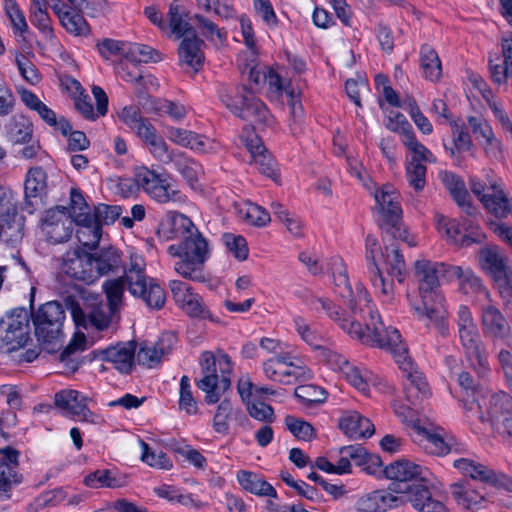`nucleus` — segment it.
Here are the masks:
<instances>
[{"label": "nucleus", "instance_id": "f257e3e1", "mask_svg": "<svg viewBox=\"0 0 512 512\" xmlns=\"http://www.w3.org/2000/svg\"><path fill=\"white\" fill-rule=\"evenodd\" d=\"M331 272L339 289L338 293L347 301L350 313L341 311L329 299L323 297L309 295L306 304L314 310L325 311L352 339L389 350L407 380L405 394L410 403L414 404L417 400L427 397L428 384L408 355L399 331L383 323L378 310L371 304L367 290L361 284L356 285L355 291L352 289L341 258H332Z\"/></svg>", "mask_w": 512, "mask_h": 512}, {"label": "nucleus", "instance_id": "f03ea898", "mask_svg": "<svg viewBox=\"0 0 512 512\" xmlns=\"http://www.w3.org/2000/svg\"><path fill=\"white\" fill-rule=\"evenodd\" d=\"M160 230L168 238L178 237V244L170 245L168 253L179 259L174 270L183 278L195 282H205L203 265L212 254L210 240L194 225L186 215L169 211L160 222Z\"/></svg>", "mask_w": 512, "mask_h": 512}, {"label": "nucleus", "instance_id": "7ed1b4c3", "mask_svg": "<svg viewBox=\"0 0 512 512\" xmlns=\"http://www.w3.org/2000/svg\"><path fill=\"white\" fill-rule=\"evenodd\" d=\"M449 264L421 259L415 263L421 305L414 306L420 320L427 327H434L441 335L447 332L445 298L439 289V280L446 281Z\"/></svg>", "mask_w": 512, "mask_h": 512}, {"label": "nucleus", "instance_id": "20e7f679", "mask_svg": "<svg viewBox=\"0 0 512 512\" xmlns=\"http://www.w3.org/2000/svg\"><path fill=\"white\" fill-rule=\"evenodd\" d=\"M366 260L371 283L385 304H392L395 299L393 278L403 281L405 262L398 246L385 244L383 251L377 239L368 235L365 241Z\"/></svg>", "mask_w": 512, "mask_h": 512}, {"label": "nucleus", "instance_id": "39448f33", "mask_svg": "<svg viewBox=\"0 0 512 512\" xmlns=\"http://www.w3.org/2000/svg\"><path fill=\"white\" fill-rule=\"evenodd\" d=\"M464 417L470 425L489 424L504 440L512 442V398L504 393L493 394L484 401L467 399Z\"/></svg>", "mask_w": 512, "mask_h": 512}, {"label": "nucleus", "instance_id": "423d86ee", "mask_svg": "<svg viewBox=\"0 0 512 512\" xmlns=\"http://www.w3.org/2000/svg\"><path fill=\"white\" fill-rule=\"evenodd\" d=\"M122 278L125 279L131 295L141 298L149 308L161 309L164 306L165 291L153 278L146 275V262L141 254L130 251Z\"/></svg>", "mask_w": 512, "mask_h": 512}, {"label": "nucleus", "instance_id": "0eeeda50", "mask_svg": "<svg viewBox=\"0 0 512 512\" xmlns=\"http://www.w3.org/2000/svg\"><path fill=\"white\" fill-rule=\"evenodd\" d=\"M200 364L203 377L197 382V386L205 393V401L208 404H215L230 388L231 360L222 351L216 354L205 351L201 355Z\"/></svg>", "mask_w": 512, "mask_h": 512}, {"label": "nucleus", "instance_id": "6e6552de", "mask_svg": "<svg viewBox=\"0 0 512 512\" xmlns=\"http://www.w3.org/2000/svg\"><path fill=\"white\" fill-rule=\"evenodd\" d=\"M32 320L38 341L47 352H55L62 347L65 311L59 302L41 305L32 314Z\"/></svg>", "mask_w": 512, "mask_h": 512}, {"label": "nucleus", "instance_id": "1a4fd4ad", "mask_svg": "<svg viewBox=\"0 0 512 512\" xmlns=\"http://www.w3.org/2000/svg\"><path fill=\"white\" fill-rule=\"evenodd\" d=\"M134 182L157 203L182 205L187 202L186 195L178 189L170 175L166 173H157L144 166L138 167L134 172Z\"/></svg>", "mask_w": 512, "mask_h": 512}, {"label": "nucleus", "instance_id": "9d476101", "mask_svg": "<svg viewBox=\"0 0 512 512\" xmlns=\"http://www.w3.org/2000/svg\"><path fill=\"white\" fill-rule=\"evenodd\" d=\"M220 97L223 104L236 116L258 124H271L272 117L264 103L245 86L225 89Z\"/></svg>", "mask_w": 512, "mask_h": 512}, {"label": "nucleus", "instance_id": "9b49d317", "mask_svg": "<svg viewBox=\"0 0 512 512\" xmlns=\"http://www.w3.org/2000/svg\"><path fill=\"white\" fill-rule=\"evenodd\" d=\"M379 227L393 238L407 241V231L399 226L402 209L396 189L385 184L374 193Z\"/></svg>", "mask_w": 512, "mask_h": 512}, {"label": "nucleus", "instance_id": "f8f14e48", "mask_svg": "<svg viewBox=\"0 0 512 512\" xmlns=\"http://www.w3.org/2000/svg\"><path fill=\"white\" fill-rule=\"evenodd\" d=\"M264 376L273 382L291 385L312 378V370L291 352L266 359L262 363Z\"/></svg>", "mask_w": 512, "mask_h": 512}, {"label": "nucleus", "instance_id": "ddd939ff", "mask_svg": "<svg viewBox=\"0 0 512 512\" xmlns=\"http://www.w3.org/2000/svg\"><path fill=\"white\" fill-rule=\"evenodd\" d=\"M470 189L485 209L495 217L512 216V198L500 180L488 177L486 182H481L472 178Z\"/></svg>", "mask_w": 512, "mask_h": 512}, {"label": "nucleus", "instance_id": "4468645a", "mask_svg": "<svg viewBox=\"0 0 512 512\" xmlns=\"http://www.w3.org/2000/svg\"><path fill=\"white\" fill-rule=\"evenodd\" d=\"M115 313L110 311V306L106 308L98 296L92 297L91 303H85L84 307L78 303L71 304V315L75 325L85 329L95 328L98 331L108 329Z\"/></svg>", "mask_w": 512, "mask_h": 512}, {"label": "nucleus", "instance_id": "2eb2a0df", "mask_svg": "<svg viewBox=\"0 0 512 512\" xmlns=\"http://www.w3.org/2000/svg\"><path fill=\"white\" fill-rule=\"evenodd\" d=\"M87 401L86 396L72 389L59 391L54 396L55 406L62 410L65 416L83 423L101 424V416L88 408Z\"/></svg>", "mask_w": 512, "mask_h": 512}, {"label": "nucleus", "instance_id": "dca6fc26", "mask_svg": "<svg viewBox=\"0 0 512 512\" xmlns=\"http://www.w3.org/2000/svg\"><path fill=\"white\" fill-rule=\"evenodd\" d=\"M240 139L250 153V164L261 174L278 181L276 162L264 147L261 139L255 133L254 128L245 127Z\"/></svg>", "mask_w": 512, "mask_h": 512}, {"label": "nucleus", "instance_id": "f3484780", "mask_svg": "<svg viewBox=\"0 0 512 512\" xmlns=\"http://www.w3.org/2000/svg\"><path fill=\"white\" fill-rule=\"evenodd\" d=\"M481 326L486 338L492 340L494 345L512 346V329L502 312L491 304L481 309Z\"/></svg>", "mask_w": 512, "mask_h": 512}, {"label": "nucleus", "instance_id": "a211bd4d", "mask_svg": "<svg viewBox=\"0 0 512 512\" xmlns=\"http://www.w3.org/2000/svg\"><path fill=\"white\" fill-rule=\"evenodd\" d=\"M41 229L48 241L62 243L69 240L73 233V220L65 207L49 209L42 218Z\"/></svg>", "mask_w": 512, "mask_h": 512}, {"label": "nucleus", "instance_id": "6ab92c4d", "mask_svg": "<svg viewBox=\"0 0 512 512\" xmlns=\"http://www.w3.org/2000/svg\"><path fill=\"white\" fill-rule=\"evenodd\" d=\"M452 465L461 475L472 480L493 487H501L505 484L504 474L495 471L477 458L459 457L453 461Z\"/></svg>", "mask_w": 512, "mask_h": 512}, {"label": "nucleus", "instance_id": "aec40b11", "mask_svg": "<svg viewBox=\"0 0 512 512\" xmlns=\"http://www.w3.org/2000/svg\"><path fill=\"white\" fill-rule=\"evenodd\" d=\"M62 271L70 278L86 284L97 281L92 254L80 249L69 250L65 253Z\"/></svg>", "mask_w": 512, "mask_h": 512}, {"label": "nucleus", "instance_id": "412c9836", "mask_svg": "<svg viewBox=\"0 0 512 512\" xmlns=\"http://www.w3.org/2000/svg\"><path fill=\"white\" fill-rule=\"evenodd\" d=\"M169 288L176 304L189 316L200 318L210 317V312L203 304L201 296L193 292L188 284L180 280H171L169 282Z\"/></svg>", "mask_w": 512, "mask_h": 512}, {"label": "nucleus", "instance_id": "4be33fe9", "mask_svg": "<svg viewBox=\"0 0 512 512\" xmlns=\"http://www.w3.org/2000/svg\"><path fill=\"white\" fill-rule=\"evenodd\" d=\"M0 493L8 499L13 487L23 481V475L19 471V451L12 447L0 449Z\"/></svg>", "mask_w": 512, "mask_h": 512}, {"label": "nucleus", "instance_id": "5701e85b", "mask_svg": "<svg viewBox=\"0 0 512 512\" xmlns=\"http://www.w3.org/2000/svg\"><path fill=\"white\" fill-rule=\"evenodd\" d=\"M47 174L41 167L30 168L24 181L25 210L29 213L42 204L47 194Z\"/></svg>", "mask_w": 512, "mask_h": 512}, {"label": "nucleus", "instance_id": "b1692460", "mask_svg": "<svg viewBox=\"0 0 512 512\" xmlns=\"http://www.w3.org/2000/svg\"><path fill=\"white\" fill-rule=\"evenodd\" d=\"M408 499L419 512H447V507L440 497H436L423 484L407 486Z\"/></svg>", "mask_w": 512, "mask_h": 512}, {"label": "nucleus", "instance_id": "393cba45", "mask_svg": "<svg viewBox=\"0 0 512 512\" xmlns=\"http://www.w3.org/2000/svg\"><path fill=\"white\" fill-rule=\"evenodd\" d=\"M400 498L387 490H376L361 496L356 501V509L360 512H384L397 507Z\"/></svg>", "mask_w": 512, "mask_h": 512}, {"label": "nucleus", "instance_id": "a878e982", "mask_svg": "<svg viewBox=\"0 0 512 512\" xmlns=\"http://www.w3.org/2000/svg\"><path fill=\"white\" fill-rule=\"evenodd\" d=\"M166 138L175 145L197 152L208 150V138L191 130L167 125L164 130Z\"/></svg>", "mask_w": 512, "mask_h": 512}, {"label": "nucleus", "instance_id": "bb28decb", "mask_svg": "<svg viewBox=\"0 0 512 512\" xmlns=\"http://www.w3.org/2000/svg\"><path fill=\"white\" fill-rule=\"evenodd\" d=\"M458 280L460 290L465 293H481L489 298V292L483 286L479 277L469 267L449 265L446 281Z\"/></svg>", "mask_w": 512, "mask_h": 512}, {"label": "nucleus", "instance_id": "cd10ccee", "mask_svg": "<svg viewBox=\"0 0 512 512\" xmlns=\"http://www.w3.org/2000/svg\"><path fill=\"white\" fill-rule=\"evenodd\" d=\"M174 340L172 334H165L156 344H143L136 354L137 362L149 368L154 367L171 351Z\"/></svg>", "mask_w": 512, "mask_h": 512}, {"label": "nucleus", "instance_id": "c85d7f7f", "mask_svg": "<svg viewBox=\"0 0 512 512\" xmlns=\"http://www.w3.org/2000/svg\"><path fill=\"white\" fill-rule=\"evenodd\" d=\"M134 342L119 343L105 351V359L121 373H129L136 359Z\"/></svg>", "mask_w": 512, "mask_h": 512}, {"label": "nucleus", "instance_id": "c756f323", "mask_svg": "<svg viewBox=\"0 0 512 512\" xmlns=\"http://www.w3.org/2000/svg\"><path fill=\"white\" fill-rule=\"evenodd\" d=\"M341 430L350 438L359 439L370 437L374 433V425L368 418L356 411H349L339 420Z\"/></svg>", "mask_w": 512, "mask_h": 512}, {"label": "nucleus", "instance_id": "7c9ffc66", "mask_svg": "<svg viewBox=\"0 0 512 512\" xmlns=\"http://www.w3.org/2000/svg\"><path fill=\"white\" fill-rule=\"evenodd\" d=\"M435 225L442 237L456 246L464 247L473 243L474 239L467 234H462L460 221L449 219L441 213H436Z\"/></svg>", "mask_w": 512, "mask_h": 512}, {"label": "nucleus", "instance_id": "2f4dec72", "mask_svg": "<svg viewBox=\"0 0 512 512\" xmlns=\"http://www.w3.org/2000/svg\"><path fill=\"white\" fill-rule=\"evenodd\" d=\"M170 164L173 165L175 170L191 188L197 189L199 187L198 181L202 173V167L194 159L177 149L172 154Z\"/></svg>", "mask_w": 512, "mask_h": 512}, {"label": "nucleus", "instance_id": "473e14b6", "mask_svg": "<svg viewBox=\"0 0 512 512\" xmlns=\"http://www.w3.org/2000/svg\"><path fill=\"white\" fill-rule=\"evenodd\" d=\"M202 44L203 41L196 35L182 39L178 48L180 64L191 68L195 72L198 71L204 59L201 50Z\"/></svg>", "mask_w": 512, "mask_h": 512}, {"label": "nucleus", "instance_id": "72a5a7b5", "mask_svg": "<svg viewBox=\"0 0 512 512\" xmlns=\"http://www.w3.org/2000/svg\"><path fill=\"white\" fill-rule=\"evenodd\" d=\"M8 141L13 144H26L32 141L33 124L22 114L12 116L4 126Z\"/></svg>", "mask_w": 512, "mask_h": 512}, {"label": "nucleus", "instance_id": "f704fd0d", "mask_svg": "<svg viewBox=\"0 0 512 512\" xmlns=\"http://www.w3.org/2000/svg\"><path fill=\"white\" fill-rule=\"evenodd\" d=\"M29 332L28 314L25 310H20L16 317H11L5 339L11 345V349H17L27 343Z\"/></svg>", "mask_w": 512, "mask_h": 512}, {"label": "nucleus", "instance_id": "c9c22d12", "mask_svg": "<svg viewBox=\"0 0 512 512\" xmlns=\"http://www.w3.org/2000/svg\"><path fill=\"white\" fill-rule=\"evenodd\" d=\"M450 493L457 505L467 510L477 509L485 500L484 496L467 481L451 484Z\"/></svg>", "mask_w": 512, "mask_h": 512}, {"label": "nucleus", "instance_id": "e433bc0d", "mask_svg": "<svg viewBox=\"0 0 512 512\" xmlns=\"http://www.w3.org/2000/svg\"><path fill=\"white\" fill-rule=\"evenodd\" d=\"M385 476L396 482L422 480L423 468L411 461L401 459L389 464L384 469Z\"/></svg>", "mask_w": 512, "mask_h": 512}, {"label": "nucleus", "instance_id": "4c0bfd02", "mask_svg": "<svg viewBox=\"0 0 512 512\" xmlns=\"http://www.w3.org/2000/svg\"><path fill=\"white\" fill-rule=\"evenodd\" d=\"M460 344L471 366L477 370L478 373H485L489 369L488 353L481 335L462 341Z\"/></svg>", "mask_w": 512, "mask_h": 512}, {"label": "nucleus", "instance_id": "58836bf2", "mask_svg": "<svg viewBox=\"0 0 512 512\" xmlns=\"http://www.w3.org/2000/svg\"><path fill=\"white\" fill-rule=\"evenodd\" d=\"M92 258L97 280L103 275L117 272L122 264L121 254L114 247L102 248L92 254Z\"/></svg>", "mask_w": 512, "mask_h": 512}, {"label": "nucleus", "instance_id": "ea45409f", "mask_svg": "<svg viewBox=\"0 0 512 512\" xmlns=\"http://www.w3.org/2000/svg\"><path fill=\"white\" fill-rule=\"evenodd\" d=\"M167 18V30H170V32L174 34L177 39H184L185 37L196 35L194 28L187 20V14L184 8L176 1H173L170 4Z\"/></svg>", "mask_w": 512, "mask_h": 512}, {"label": "nucleus", "instance_id": "a19ab883", "mask_svg": "<svg viewBox=\"0 0 512 512\" xmlns=\"http://www.w3.org/2000/svg\"><path fill=\"white\" fill-rule=\"evenodd\" d=\"M501 49L502 63H494L492 59L489 61L491 77L498 84H502L508 77H512V35L502 38Z\"/></svg>", "mask_w": 512, "mask_h": 512}, {"label": "nucleus", "instance_id": "79ce46f5", "mask_svg": "<svg viewBox=\"0 0 512 512\" xmlns=\"http://www.w3.org/2000/svg\"><path fill=\"white\" fill-rule=\"evenodd\" d=\"M237 481L244 490L252 494L272 498L277 497L274 487L256 473L240 470L237 472Z\"/></svg>", "mask_w": 512, "mask_h": 512}, {"label": "nucleus", "instance_id": "37998d69", "mask_svg": "<svg viewBox=\"0 0 512 512\" xmlns=\"http://www.w3.org/2000/svg\"><path fill=\"white\" fill-rule=\"evenodd\" d=\"M92 94L97 103V113L94 112L93 105L88 97L79 98L76 101L77 110L89 120H96L98 116H104L108 110V97L105 91L99 86L92 87Z\"/></svg>", "mask_w": 512, "mask_h": 512}, {"label": "nucleus", "instance_id": "c03bdc74", "mask_svg": "<svg viewBox=\"0 0 512 512\" xmlns=\"http://www.w3.org/2000/svg\"><path fill=\"white\" fill-rule=\"evenodd\" d=\"M84 483L90 488H121L126 485V478L111 470H96L88 474Z\"/></svg>", "mask_w": 512, "mask_h": 512}, {"label": "nucleus", "instance_id": "a18cd8bd", "mask_svg": "<svg viewBox=\"0 0 512 512\" xmlns=\"http://www.w3.org/2000/svg\"><path fill=\"white\" fill-rule=\"evenodd\" d=\"M413 430L423 437L425 441L424 447L431 454L437 456H444L452 451L451 446L445 442L442 436L437 432H432L429 429L413 422Z\"/></svg>", "mask_w": 512, "mask_h": 512}, {"label": "nucleus", "instance_id": "49530a36", "mask_svg": "<svg viewBox=\"0 0 512 512\" xmlns=\"http://www.w3.org/2000/svg\"><path fill=\"white\" fill-rule=\"evenodd\" d=\"M401 142L410 155V157H407L406 163L424 164L425 162L433 163L436 161L432 152L417 140L414 132L408 131L405 138H401Z\"/></svg>", "mask_w": 512, "mask_h": 512}, {"label": "nucleus", "instance_id": "de8ad7c7", "mask_svg": "<svg viewBox=\"0 0 512 512\" xmlns=\"http://www.w3.org/2000/svg\"><path fill=\"white\" fill-rule=\"evenodd\" d=\"M420 62L423 75L430 81H437L442 74L441 61L436 51L429 45H423L420 50Z\"/></svg>", "mask_w": 512, "mask_h": 512}, {"label": "nucleus", "instance_id": "09e8293b", "mask_svg": "<svg viewBox=\"0 0 512 512\" xmlns=\"http://www.w3.org/2000/svg\"><path fill=\"white\" fill-rule=\"evenodd\" d=\"M149 109L158 115H166L174 122H181L187 115V108L178 102L167 99L149 100Z\"/></svg>", "mask_w": 512, "mask_h": 512}, {"label": "nucleus", "instance_id": "8fccbe9b", "mask_svg": "<svg viewBox=\"0 0 512 512\" xmlns=\"http://www.w3.org/2000/svg\"><path fill=\"white\" fill-rule=\"evenodd\" d=\"M439 178L459 206H468V192L464 183L454 173L440 171Z\"/></svg>", "mask_w": 512, "mask_h": 512}, {"label": "nucleus", "instance_id": "3c124183", "mask_svg": "<svg viewBox=\"0 0 512 512\" xmlns=\"http://www.w3.org/2000/svg\"><path fill=\"white\" fill-rule=\"evenodd\" d=\"M479 261L482 269L494 277H499L506 267L504 258L496 248L482 249Z\"/></svg>", "mask_w": 512, "mask_h": 512}, {"label": "nucleus", "instance_id": "603ef678", "mask_svg": "<svg viewBox=\"0 0 512 512\" xmlns=\"http://www.w3.org/2000/svg\"><path fill=\"white\" fill-rule=\"evenodd\" d=\"M126 61L133 63L158 62L161 60L160 53L150 46L132 43L124 51Z\"/></svg>", "mask_w": 512, "mask_h": 512}, {"label": "nucleus", "instance_id": "864d4df0", "mask_svg": "<svg viewBox=\"0 0 512 512\" xmlns=\"http://www.w3.org/2000/svg\"><path fill=\"white\" fill-rule=\"evenodd\" d=\"M3 9L15 35L22 36L28 31L29 27L24 12L15 0H5Z\"/></svg>", "mask_w": 512, "mask_h": 512}, {"label": "nucleus", "instance_id": "5fc2aeb1", "mask_svg": "<svg viewBox=\"0 0 512 512\" xmlns=\"http://www.w3.org/2000/svg\"><path fill=\"white\" fill-rule=\"evenodd\" d=\"M457 327L460 342L480 336L471 311L466 306H460L457 312Z\"/></svg>", "mask_w": 512, "mask_h": 512}, {"label": "nucleus", "instance_id": "6e6d98bb", "mask_svg": "<svg viewBox=\"0 0 512 512\" xmlns=\"http://www.w3.org/2000/svg\"><path fill=\"white\" fill-rule=\"evenodd\" d=\"M125 286H127V284L125 279L122 277L106 280L103 283V289L105 291L108 306H110L111 312H117L121 306Z\"/></svg>", "mask_w": 512, "mask_h": 512}, {"label": "nucleus", "instance_id": "4d7b16f0", "mask_svg": "<svg viewBox=\"0 0 512 512\" xmlns=\"http://www.w3.org/2000/svg\"><path fill=\"white\" fill-rule=\"evenodd\" d=\"M141 448V460L147 465L157 468L169 470L172 468V462L162 451L152 450L147 443L139 440Z\"/></svg>", "mask_w": 512, "mask_h": 512}, {"label": "nucleus", "instance_id": "13d9d810", "mask_svg": "<svg viewBox=\"0 0 512 512\" xmlns=\"http://www.w3.org/2000/svg\"><path fill=\"white\" fill-rule=\"evenodd\" d=\"M347 381L358 391L367 395L371 382V373L366 369H360L352 364L342 372Z\"/></svg>", "mask_w": 512, "mask_h": 512}, {"label": "nucleus", "instance_id": "bf43d9fd", "mask_svg": "<svg viewBox=\"0 0 512 512\" xmlns=\"http://www.w3.org/2000/svg\"><path fill=\"white\" fill-rule=\"evenodd\" d=\"M59 21L62 27L71 35L86 36L90 32L85 18L79 12L70 10Z\"/></svg>", "mask_w": 512, "mask_h": 512}, {"label": "nucleus", "instance_id": "052dcab7", "mask_svg": "<svg viewBox=\"0 0 512 512\" xmlns=\"http://www.w3.org/2000/svg\"><path fill=\"white\" fill-rule=\"evenodd\" d=\"M151 156L158 162L169 165L172 154L177 149H171L161 135H156L152 140L144 144Z\"/></svg>", "mask_w": 512, "mask_h": 512}, {"label": "nucleus", "instance_id": "680f3d73", "mask_svg": "<svg viewBox=\"0 0 512 512\" xmlns=\"http://www.w3.org/2000/svg\"><path fill=\"white\" fill-rule=\"evenodd\" d=\"M294 395L306 405L320 404L326 400L327 392L316 385L307 384L298 386Z\"/></svg>", "mask_w": 512, "mask_h": 512}, {"label": "nucleus", "instance_id": "e2e57ef3", "mask_svg": "<svg viewBox=\"0 0 512 512\" xmlns=\"http://www.w3.org/2000/svg\"><path fill=\"white\" fill-rule=\"evenodd\" d=\"M179 408L189 415L197 412V401L193 396L190 379L186 375L180 379Z\"/></svg>", "mask_w": 512, "mask_h": 512}, {"label": "nucleus", "instance_id": "0e129e2a", "mask_svg": "<svg viewBox=\"0 0 512 512\" xmlns=\"http://www.w3.org/2000/svg\"><path fill=\"white\" fill-rule=\"evenodd\" d=\"M35 112H37L39 117L46 124L53 127L55 130L60 131L64 136H66L72 129V126L65 118H57L55 112L45 103H43Z\"/></svg>", "mask_w": 512, "mask_h": 512}, {"label": "nucleus", "instance_id": "69168bd1", "mask_svg": "<svg viewBox=\"0 0 512 512\" xmlns=\"http://www.w3.org/2000/svg\"><path fill=\"white\" fill-rule=\"evenodd\" d=\"M285 425L287 429L300 440L310 441L315 437L313 426L304 420L293 416H286Z\"/></svg>", "mask_w": 512, "mask_h": 512}, {"label": "nucleus", "instance_id": "338daca9", "mask_svg": "<svg viewBox=\"0 0 512 512\" xmlns=\"http://www.w3.org/2000/svg\"><path fill=\"white\" fill-rule=\"evenodd\" d=\"M427 168L423 163H406V179L410 187L419 192L426 184Z\"/></svg>", "mask_w": 512, "mask_h": 512}, {"label": "nucleus", "instance_id": "774afa93", "mask_svg": "<svg viewBox=\"0 0 512 512\" xmlns=\"http://www.w3.org/2000/svg\"><path fill=\"white\" fill-rule=\"evenodd\" d=\"M294 324L296 331L307 344L313 346L318 351L325 346L323 344L324 338L317 333L316 330H313L302 318H295Z\"/></svg>", "mask_w": 512, "mask_h": 512}]
</instances>
